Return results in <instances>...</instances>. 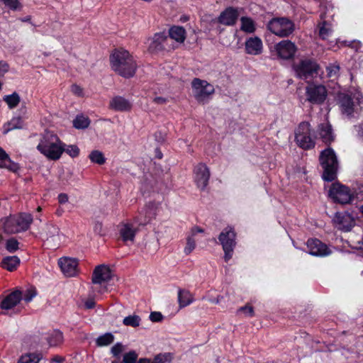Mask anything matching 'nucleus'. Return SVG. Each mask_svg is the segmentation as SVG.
I'll return each instance as SVG.
<instances>
[{
	"label": "nucleus",
	"mask_w": 363,
	"mask_h": 363,
	"mask_svg": "<svg viewBox=\"0 0 363 363\" xmlns=\"http://www.w3.org/2000/svg\"><path fill=\"white\" fill-rule=\"evenodd\" d=\"M138 229L133 224L123 223L119 225V233L123 242H133Z\"/></svg>",
	"instance_id": "22"
},
{
	"label": "nucleus",
	"mask_w": 363,
	"mask_h": 363,
	"mask_svg": "<svg viewBox=\"0 0 363 363\" xmlns=\"http://www.w3.org/2000/svg\"><path fill=\"white\" fill-rule=\"evenodd\" d=\"M111 363H121V362H120L118 361H113Z\"/></svg>",
	"instance_id": "64"
},
{
	"label": "nucleus",
	"mask_w": 363,
	"mask_h": 363,
	"mask_svg": "<svg viewBox=\"0 0 363 363\" xmlns=\"http://www.w3.org/2000/svg\"><path fill=\"white\" fill-rule=\"evenodd\" d=\"M338 104L342 114L347 118H356L361 111L362 107L360 102H354L350 96L347 94H340L338 96Z\"/></svg>",
	"instance_id": "8"
},
{
	"label": "nucleus",
	"mask_w": 363,
	"mask_h": 363,
	"mask_svg": "<svg viewBox=\"0 0 363 363\" xmlns=\"http://www.w3.org/2000/svg\"><path fill=\"white\" fill-rule=\"evenodd\" d=\"M320 162L323 169V179L328 182L336 178L338 162L333 150L327 148L320 155Z\"/></svg>",
	"instance_id": "4"
},
{
	"label": "nucleus",
	"mask_w": 363,
	"mask_h": 363,
	"mask_svg": "<svg viewBox=\"0 0 363 363\" xmlns=\"http://www.w3.org/2000/svg\"><path fill=\"white\" fill-rule=\"evenodd\" d=\"M274 49L278 56L284 60H289L295 55L297 47L293 42L289 40H284L277 43Z\"/></svg>",
	"instance_id": "15"
},
{
	"label": "nucleus",
	"mask_w": 363,
	"mask_h": 363,
	"mask_svg": "<svg viewBox=\"0 0 363 363\" xmlns=\"http://www.w3.org/2000/svg\"><path fill=\"white\" fill-rule=\"evenodd\" d=\"M85 306L87 308H92L95 306V302L92 299L87 300L85 302Z\"/></svg>",
	"instance_id": "58"
},
{
	"label": "nucleus",
	"mask_w": 363,
	"mask_h": 363,
	"mask_svg": "<svg viewBox=\"0 0 363 363\" xmlns=\"http://www.w3.org/2000/svg\"><path fill=\"white\" fill-rule=\"evenodd\" d=\"M203 232L202 228L196 226L191 228L190 234L186 238V245L184 249V252L186 255H189L196 247V240L194 238L196 235Z\"/></svg>",
	"instance_id": "27"
},
{
	"label": "nucleus",
	"mask_w": 363,
	"mask_h": 363,
	"mask_svg": "<svg viewBox=\"0 0 363 363\" xmlns=\"http://www.w3.org/2000/svg\"><path fill=\"white\" fill-rule=\"evenodd\" d=\"M64 360V357L61 356H55L50 359V363H62Z\"/></svg>",
	"instance_id": "56"
},
{
	"label": "nucleus",
	"mask_w": 363,
	"mask_h": 363,
	"mask_svg": "<svg viewBox=\"0 0 363 363\" xmlns=\"http://www.w3.org/2000/svg\"><path fill=\"white\" fill-rule=\"evenodd\" d=\"M0 167L6 168L13 172H16L19 169L18 164L13 162L1 147H0Z\"/></svg>",
	"instance_id": "26"
},
{
	"label": "nucleus",
	"mask_w": 363,
	"mask_h": 363,
	"mask_svg": "<svg viewBox=\"0 0 363 363\" xmlns=\"http://www.w3.org/2000/svg\"><path fill=\"white\" fill-rule=\"evenodd\" d=\"M111 278V271L106 265H99L96 267L92 275V283L94 284H101L109 281Z\"/></svg>",
	"instance_id": "19"
},
{
	"label": "nucleus",
	"mask_w": 363,
	"mask_h": 363,
	"mask_svg": "<svg viewBox=\"0 0 363 363\" xmlns=\"http://www.w3.org/2000/svg\"><path fill=\"white\" fill-rule=\"evenodd\" d=\"M141 322V318L138 315H131L126 316L123 320V324L125 326H131L133 328L138 327L140 325Z\"/></svg>",
	"instance_id": "39"
},
{
	"label": "nucleus",
	"mask_w": 363,
	"mask_h": 363,
	"mask_svg": "<svg viewBox=\"0 0 363 363\" xmlns=\"http://www.w3.org/2000/svg\"><path fill=\"white\" fill-rule=\"evenodd\" d=\"M111 108L116 111H129L132 108L131 103L122 96H116L110 101Z\"/></svg>",
	"instance_id": "25"
},
{
	"label": "nucleus",
	"mask_w": 363,
	"mask_h": 363,
	"mask_svg": "<svg viewBox=\"0 0 363 363\" xmlns=\"http://www.w3.org/2000/svg\"><path fill=\"white\" fill-rule=\"evenodd\" d=\"M4 99L10 108H15L20 101V97L18 94L16 92L13 93L11 95L5 96Z\"/></svg>",
	"instance_id": "40"
},
{
	"label": "nucleus",
	"mask_w": 363,
	"mask_h": 363,
	"mask_svg": "<svg viewBox=\"0 0 363 363\" xmlns=\"http://www.w3.org/2000/svg\"><path fill=\"white\" fill-rule=\"evenodd\" d=\"M239 16L237 9L229 7L223 11L218 17V22L225 26H233Z\"/></svg>",
	"instance_id": "21"
},
{
	"label": "nucleus",
	"mask_w": 363,
	"mask_h": 363,
	"mask_svg": "<svg viewBox=\"0 0 363 363\" xmlns=\"http://www.w3.org/2000/svg\"><path fill=\"white\" fill-rule=\"evenodd\" d=\"M194 182L198 188L206 189L210 179V171L204 163H199L194 169Z\"/></svg>",
	"instance_id": "14"
},
{
	"label": "nucleus",
	"mask_w": 363,
	"mask_h": 363,
	"mask_svg": "<svg viewBox=\"0 0 363 363\" xmlns=\"http://www.w3.org/2000/svg\"><path fill=\"white\" fill-rule=\"evenodd\" d=\"M9 66L7 62L4 61H0V77H4V74L8 72Z\"/></svg>",
	"instance_id": "53"
},
{
	"label": "nucleus",
	"mask_w": 363,
	"mask_h": 363,
	"mask_svg": "<svg viewBox=\"0 0 363 363\" xmlns=\"http://www.w3.org/2000/svg\"><path fill=\"white\" fill-rule=\"evenodd\" d=\"M359 211L363 215V205L359 207Z\"/></svg>",
	"instance_id": "63"
},
{
	"label": "nucleus",
	"mask_w": 363,
	"mask_h": 363,
	"mask_svg": "<svg viewBox=\"0 0 363 363\" xmlns=\"http://www.w3.org/2000/svg\"><path fill=\"white\" fill-rule=\"evenodd\" d=\"M21 21H23V22H26V21H30V18L29 17H26V18L21 19Z\"/></svg>",
	"instance_id": "62"
},
{
	"label": "nucleus",
	"mask_w": 363,
	"mask_h": 363,
	"mask_svg": "<svg viewBox=\"0 0 363 363\" xmlns=\"http://www.w3.org/2000/svg\"><path fill=\"white\" fill-rule=\"evenodd\" d=\"M169 39L182 43L186 38V31L182 26H173L169 30Z\"/></svg>",
	"instance_id": "28"
},
{
	"label": "nucleus",
	"mask_w": 363,
	"mask_h": 363,
	"mask_svg": "<svg viewBox=\"0 0 363 363\" xmlns=\"http://www.w3.org/2000/svg\"><path fill=\"white\" fill-rule=\"evenodd\" d=\"M156 206L153 203H149L140 212L139 216L135 218V222L139 225H146L155 216Z\"/></svg>",
	"instance_id": "20"
},
{
	"label": "nucleus",
	"mask_w": 363,
	"mask_h": 363,
	"mask_svg": "<svg viewBox=\"0 0 363 363\" xmlns=\"http://www.w3.org/2000/svg\"><path fill=\"white\" fill-rule=\"evenodd\" d=\"M309 253L313 256L323 257L330 254V250L326 245L318 239H309L307 241Z\"/></svg>",
	"instance_id": "18"
},
{
	"label": "nucleus",
	"mask_w": 363,
	"mask_h": 363,
	"mask_svg": "<svg viewBox=\"0 0 363 363\" xmlns=\"http://www.w3.org/2000/svg\"><path fill=\"white\" fill-rule=\"evenodd\" d=\"M154 101L158 104H163L166 103L167 99L165 98L158 96L154 99Z\"/></svg>",
	"instance_id": "57"
},
{
	"label": "nucleus",
	"mask_w": 363,
	"mask_h": 363,
	"mask_svg": "<svg viewBox=\"0 0 363 363\" xmlns=\"http://www.w3.org/2000/svg\"><path fill=\"white\" fill-rule=\"evenodd\" d=\"M192 92L194 98L199 103H206L211 96L214 93L215 89L212 84L206 80L195 78L191 82Z\"/></svg>",
	"instance_id": "6"
},
{
	"label": "nucleus",
	"mask_w": 363,
	"mask_h": 363,
	"mask_svg": "<svg viewBox=\"0 0 363 363\" xmlns=\"http://www.w3.org/2000/svg\"><path fill=\"white\" fill-rule=\"evenodd\" d=\"M163 315L160 312H152L150 315V319L152 322H160L162 320Z\"/></svg>",
	"instance_id": "52"
},
{
	"label": "nucleus",
	"mask_w": 363,
	"mask_h": 363,
	"mask_svg": "<svg viewBox=\"0 0 363 363\" xmlns=\"http://www.w3.org/2000/svg\"><path fill=\"white\" fill-rule=\"evenodd\" d=\"M333 222L337 227L344 231H349L354 225L352 216L347 212H337L333 218Z\"/></svg>",
	"instance_id": "16"
},
{
	"label": "nucleus",
	"mask_w": 363,
	"mask_h": 363,
	"mask_svg": "<svg viewBox=\"0 0 363 363\" xmlns=\"http://www.w3.org/2000/svg\"><path fill=\"white\" fill-rule=\"evenodd\" d=\"M138 356L135 351H130L123 355V363H136Z\"/></svg>",
	"instance_id": "47"
},
{
	"label": "nucleus",
	"mask_w": 363,
	"mask_h": 363,
	"mask_svg": "<svg viewBox=\"0 0 363 363\" xmlns=\"http://www.w3.org/2000/svg\"><path fill=\"white\" fill-rule=\"evenodd\" d=\"M69 200L68 195L67 194H60L58 195V201L60 204H65Z\"/></svg>",
	"instance_id": "55"
},
{
	"label": "nucleus",
	"mask_w": 363,
	"mask_h": 363,
	"mask_svg": "<svg viewBox=\"0 0 363 363\" xmlns=\"http://www.w3.org/2000/svg\"><path fill=\"white\" fill-rule=\"evenodd\" d=\"M191 294L185 289H179L178 291V302L180 308H184L193 302Z\"/></svg>",
	"instance_id": "32"
},
{
	"label": "nucleus",
	"mask_w": 363,
	"mask_h": 363,
	"mask_svg": "<svg viewBox=\"0 0 363 363\" xmlns=\"http://www.w3.org/2000/svg\"><path fill=\"white\" fill-rule=\"evenodd\" d=\"M306 99L315 104H323L328 96V91L324 85L311 84L306 88Z\"/></svg>",
	"instance_id": "11"
},
{
	"label": "nucleus",
	"mask_w": 363,
	"mask_h": 363,
	"mask_svg": "<svg viewBox=\"0 0 363 363\" xmlns=\"http://www.w3.org/2000/svg\"><path fill=\"white\" fill-rule=\"evenodd\" d=\"M218 240L223 246L225 262L230 260L233 256L234 247L235 246V233L230 227L225 228L220 234Z\"/></svg>",
	"instance_id": "9"
},
{
	"label": "nucleus",
	"mask_w": 363,
	"mask_h": 363,
	"mask_svg": "<svg viewBox=\"0 0 363 363\" xmlns=\"http://www.w3.org/2000/svg\"><path fill=\"white\" fill-rule=\"evenodd\" d=\"M71 91H72V92L74 94H75V95H77V96H82V94H83V90H82V89L79 86H78V85H77V84H73V85L72 86V87H71Z\"/></svg>",
	"instance_id": "54"
},
{
	"label": "nucleus",
	"mask_w": 363,
	"mask_h": 363,
	"mask_svg": "<svg viewBox=\"0 0 363 363\" xmlns=\"http://www.w3.org/2000/svg\"><path fill=\"white\" fill-rule=\"evenodd\" d=\"M36 296V292L34 289H28L22 294V299L26 302H30Z\"/></svg>",
	"instance_id": "49"
},
{
	"label": "nucleus",
	"mask_w": 363,
	"mask_h": 363,
	"mask_svg": "<svg viewBox=\"0 0 363 363\" xmlns=\"http://www.w3.org/2000/svg\"><path fill=\"white\" fill-rule=\"evenodd\" d=\"M90 124V120L84 116H77L73 121V125L77 129L86 128Z\"/></svg>",
	"instance_id": "37"
},
{
	"label": "nucleus",
	"mask_w": 363,
	"mask_h": 363,
	"mask_svg": "<svg viewBox=\"0 0 363 363\" xmlns=\"http://www.w3.org/2000/svg\"><path fill=\"white\" fill-rule=\"evenodd\" d=\"M138 363H153L150 359L143 358L140 359Z\"/></svg>",
	"instance_id": "59"
},
{
	"label": "nucleus",
	"mask_w": 363,
	"mask_h": 363,
	"mask_svg": "<svg viewBox=\"0 0 363 363\" xmlns=\"http://www.w3.org/2000/svg\"><path fill=\"white\" fill-rule=\"evenodd\" d=\"M19 242L15 238L9 239L6 243V249L11 253L18 249Z\"/></svg>",
	"instance_id": "46"
},
{
	"label": "nucleus",
	"mask_w": 363,
	"mask_h": 363,
	"mask_svg": "<svg viewBox=\"0 0 363 363\" xmlns=\"http://www.w3.org/2000/svg\"><path fill=\"white\" fill-rule=\"evenodd\" d=\"M238 311L243 312L247 316H254V309L250 306L247 305L245 306L240 307Z\"/></svg>",
	"instance_id": "51"
},
{
	"label": "nucleus",
	"mask_w": 363,
	"mask_h": 363,
	"mask_svg": "<svg viewBox=\"0 0 363 363\" xmlns=\"http://www.w3.org/2000/svg\"><path fill=\"white\" fill-rule=\"evenodd\" d=\"M4 4L11 10H17L21 7L18 0H0Z\"/></svg>",
	"instance_id": "48"
},
{
	"label": "nucleus",
	"mask_w": 363,
	"mask_h": 363,
	"mask_svg": "<svg viewBox=\"0 0 363 363\" xmlns=\"http://www.w3.org/2000/svg\"><path fill=\"white\" fill-rule=\"evenodd\" d=\"M59 234V228L52 224H48L45 226L43 231L42 232V236L48 240L50 238H54L56 236H58Z\"/></svg>",
	"instance_id": "34"
},
{
	"label": "nucleus",
	"mask_w": 363,
	"mask_h": 363,
	"mask_svg": "<svg viewBox=\"0 0 363 363\" xmlns=\"http://www.w3.org/2000/svg\"><path fill=\"white\" fill-rule=\"evenodd\" d=\"M329 196L335 202L341 204L350 203L354 199V194L350 189L337 182L332 184Z\"/></svg>",
	"instance_id": "7"
},
{
	"label": "nucleus",
	"mask_w": 363,
	"mask_h": 363,
	"mask_svg": "<svg viewBox=\"0 0 363 363\" xmlns=\"http://www.w3.org/2000/svg\"><path fill=\"white\" fill-rule=\"evenodd\" d=\"M40 358L34 354H26L20 358L18 363H38Z\"/></svg>",
	"instance_id": "43"
},
{
	"label": "nucleus",
	"mask_w": 363,
	"mask_h": 363,
	"mask_svg": "<svg viewBox=\"0 0 363 363\" xmlns=\"http://www.w3.org/2000/svg\"><path fill=\"white\" fill-rule=\"evenodd\" d=\"M311 125L307 122L299 124L295 132V140L299 147L303 149H311L315 143L311 135Z\"/></svg>",
	"instance_id": "10"
},
{
	"label": "nucleus",
	"mask_w": 363,
	"mask_h": 363,
	"mask_svg": "<svg viewBox=\"0 0 363 363\" xmlns=\"http://www.w3.org/2000/svg\"><path fill=\"white\" fill-rule=\"evenodd\" d=\"M89 159L92 162L98 164H103L105 162V157L103 153L99 150H94L89 155Z\"/></svg>",
	"instance_id": "42"
},
{
	"label": "nucleus",
	"mask_w": 363,
	"mask_h": 363,
	"mask_svg": "<svg viewBox=\"0 0 363 363\" xmlns=\"http://www.w3.org/2000/svg\"><path fill=\"white\" fill-rule=\"evenodd\" d=\"M333 30L331 25L325 21H323L319 26V35L323 40L328 39L332 34Z\"/></svg>",
	"instance_id": "35"
},
{
	"label": "nucleus",
	"mask_w": 363,
	"mask_h": 363,
	"mask_svg": "<svg viewBox=\"0 0 363 363\" xmlns=\"http://www.w3.org/2000/svg\"><path fill=\"white\" fill-rule=\"evenodd\" d=\"M327 76L329 78H336L338 76L340 67L337 64H330L326 67Z\"/></svg>",
	"instance_id": "44"
},
{
	"label": "nucleus",
	"mask_w": 363,
	"mask_h": 363,
	"mask_svg": "<svg viewBox=\"0 0 363 363\" xmlns=\"http://www.w3.org/2000/svg\"><path fill=\"white\" fill-rule=\"evenodd\" d=\"M61 271L66 277H74L78 272V262L76 259L62 257L58 261Z\"/></svg>",
	"instance_id": "17"
},
{
	"label": "nucleus",
	"mask_w": 363,
	"mask_h": 363,
	"mask_svg": "<svg viewBox=\"0 0 363 363\" xmlns=\"http://www.w3.org/2000/svg\"><path fill=\"white\" fill-rule=\"evenodd\" d=\"M62 213H63V211L62 209H57L56 211V214L58 216H61L62 215Z\"/></svg>",
	"instance_id": "61"
},
{
	"label": "nucleus",
	"mask_w": 363,
	"mask_h": 363,
	"mask_svg": "<svg viewBox=\"0 0 363 363\" xmlns=\"http://www.w3.org/2000/svg\"><path fill=\"white\" fill-rule=\"evenodd\" d=\"M21 299V291L16 290L4 298V299L1 303V307L2 309H11L15 306H16Z\"/></svg>",
	"instance_id": "24"
},
{
	"label": "nucleus",
	"mask_w": 363,
	"mask_h": 363,
	"mask_svg": "<svg viewBox=\"0 0 363 363\" xmlns=\"http://www.w3.org/2000/svg\"><path fill=\"white\" fill-rule=\"evenodd\" d=\"M241 26L240 29L248 33H252L255 31L256 27L254 21L249 17H242L240 18Z\"/></svg>",
	"instance_id": "33"
},
{
	"label": "nucleus",
	"mask_w": 363,
	"mask_h": 363,
	"mask_svg": "<svg viewBox=\"0 0 363 363\" xmlns=\"http://www.w3.org/2000/svg\"><path fill=\"white\" fill-rule=\"evenodd\" d=\"M318 67V64L311 60H303L294 65L296 76L303 79L313 77L317 74Z\"/></svg>",
	"instance_id": "12"
},
{
	"label": "nucleus",
	"mask_w": 363,
	"mask_h": 363,
	"mask_svg": "<svg viewBox=\"0 0 363 363\" xmlns=\"http://www.w3.org/2000/svg\"><path fill=\"white\" fill-rule=\"evenodd\" d=\"M262 41L257 36L250 38L245 42V51L249 55H259L262 52Z\"/></svg>",
	"instance_id": "23"
},
{
	"label": "nucleus",
	"mask_w": 363,
	"mask_h": 363,
	"mask_svg": "<svg viewBox=\"0 0 363 363\" xmlns=\"http://www.w3.org/2000/svg\"><path fill=\"white\" fill-rule=\"evenodd\" d=\"M62 333L58 330H54L48 334L47 340L50 346H58L63 342Z\"/></svg>",
	"instance_id": "30"
},
{
	"label": "nucleus",
	"mask_w": 363,
	"mask_h": 363,
	"mask_svg": "<svg viewBox=\"0 0 363 363\" xmlns=\"http://www.w3.org/2000/svg\"><path fill=\"white\" fill-rule=\"evenodd\" d=\"M4 231L7 234H16L26 231L33 223V216L30 213H20L10 215L1 219Z\"/></svg>",
	"instance_id": "3"
},
{
	"label": "nucleus",
	"mask_w": 363,
	"mask_h": 363,
	"mask_svg": "<svg viewBox=\"0 0 363 363\" xmlns=\"http://www.w3.org/2000/svg\"><path fill=\"white\" fill-rule=\"evenodd\" d=\"M169 42L170 39L164 33H157L147 40L148 49L150 52L174 49V47Z\"/></svg>",
	"instance_id": "13"
},
{
	"label": "nucleus",
	"mask_w": 363,
	"mask_h": 363,
	"mask_svg": "<svg viewBox=\"0 0 363 363\" xmlns=\"http://www.w3.org/2000/svg\"><path fill=\"white\" fill-rule=\"evenodd\" d=\"M172 359V354L169 352L160 353L155 356L153 363H169Z\"/></svg>",
	"instance_id": "41"
},
{
	"label": "nucleus",
	"mask_w": 363,
	"mask_h": 363,
	"mask_svg": "<svg viewBox=\"0 0 363 363\" xmlns=\"http://www.w3.org/2000/svg\"><path fill=\"white\" fill-rule=\"evenodd\" d=\"M267 28L273 34L284 38L294 31L295 26L294 23L286 18H274L268 23Z\"/></svg>",
	"instance_id": "5"
},
{
	"label": "nucleus",
	"mask_w": 363,
	"mask_h": 363,
	"mask_svg": "<svg viewBox=\"0 0 363 363\" xmlns=\"http://www.w3.org/2000/svg\"><path fill=\"white\" fill-rule=\"evenodd\" d=\"M7 125L6 132L14 129H21L23 126V119L21 116H14L8 123Z\"/></svg>",
	"instance_id": "38"
},
{
	"label": "nucleus",
	"mask_w": 363,
	"mask_h": 363,
	"mask_svg": "<svg viewBox=\"0 0 363 363\" xmlns=\"http://www.w3.org/2000/svg\"><path fill=\"white\" fill-rule=\"evenodd\" d=\"M37 149L50 160H58L64 152V143L52 132H45Z\"/></svg>",
	"instance_id": "2"
},
{
	"label": "nucleus",
	"mask_w": 363,
	"mask_h": 363,
	"mask_svg": "<svg viewBox=\"0 0 363 363\" xmlns=\"http://www.w3.org/2000/svg\"><path fill=\"white\" fill-rule=\"evenodd\" d=\"M123 351V345L120 342H117L116 344H115L111 347V352L114 357H118Z\"/></svg>",
	"instance_id": "50"
},
{
	"label": "nucleus",
	"mask_w": 363,
	"mask_h": 363,
	"mask_svg": "<svg viewBox=\"0 0 363 363\" xmlns=\"http://www.w3.org/2000/svg\"><path fill=\"white\" fill-rule=\"evenodd\" d=\"M20 264V259L17 256L5 257L1 262V267L8 271L15 270Z\"/></svg>",
	"instance_id": "31"
},
{
	"label": "nucleus",
	"mask_w": 363,
	"mask_h": 363,
	"mask_svg": "<svg viewBox=\"0 0 363 363\" xmlns=\"http://www.w3.org/2000/svg\"><path fill=\"white\" fill-rule=\"evenodd\" d=\"M318 132L320 137L325 143H330L333 140L334 136L332 132L330 125L328 123H323L318 126Z\"/></svg>",
	"instance_id": "29"
},
{
	"label": "nucleus",
	"mask_w": 363,
	"mask_h": 363,
	"mask_svg": "<svg viewBox=\"0 0 363 363\" xmlns=\"http://www.w3.org/2000/svg\"><path fill=\"white\" fill-rule=\"evenodd\" d=\"M64 152H65L67 154H68L72 157H75L78 156L79 153V149L78 147L75 145H70L66 146L64 144Z\"/></svg>",
	"instance_id": "45"
},
{
	"label": "nucleus",
	"mask_w": 363,
	"mask_h": 363,
	"mask_svg": "<svg viewBox=\"0 0 363 363\" xmlns=\"http://www.w3.org/2000/svg\"><path fill=\"white\" fill-rule=\"evenodd\" d=\"M113 340L114 336L110 333H106L98 337L96 343L99 347H104L111 345Z\"/></svg>",
	"instance_id": "36"
},
{
	"label": "nucleus",
	"mask_w": 363,
	"mask_h": 363,
	"mask_svg": "<svg viewBox=\"0 0 363 363\" xmlns=\"http://www.w3.org/2000/svg\"><path fill=\"white\" fill-rule=\"evenodd\" d=\"M112 69L124 78L134 76L138 65L133 56L123 49L115 50L110 56Z\"/></svg>",
	"instance_id": "1"
},
{
	"label": "nucleus",
	"mask_w": 363,
	"mask_h": 363,
	"mask_svg": "<svg viewBox=\"0 0 363 363\" xmlns=\"http://www.w3.org/2000/svg\"><path fill=\"white\" fill-rule=\"evenodd\" d=\"M359 244V248L362 250H363V239H362L360 241H358Z\"/></svg>",
	"instance_id": "60"
}]
</instances>
